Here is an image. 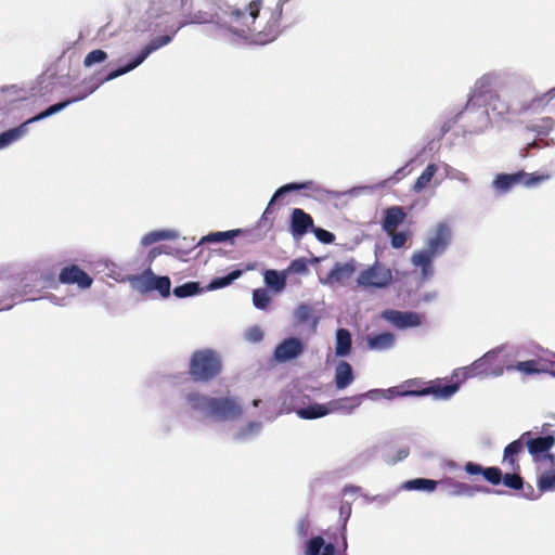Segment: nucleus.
I'll list each match as a JSON object with an SVG mask.
<instances>
[{"label":"nucleus","instance_id":"obj_49","mask_svg":"<svg viewBox=\"0 0 555 555\" xmlns=\"http://www.w3.org/2000/svg\"><path fill=\"white\" fill-rule=\"evenodd\" d=\"M408 455H409V449H408V448L400 449V450L398 451L397 460H403V459H405Z\"/></svg>","mask_w":555,"mask_h":555},{"label":"nucleus","instance_id":"obj_18","mask_svg":"<svg viewBox=\"0 0 555 555\" xmlns=\"http://www.w3.org/2000/svg\"><path fill=\"white\" fill-rule=\"evenodd\" d=\"M304 351L302 343L295 337L284 339L274 350V357L280 362L297 358Z\"/></svg>","mask_w":555,"mask_h":555},{"label":"nucleus","instance_id":"obj_5","mask_svg":"<svg viewBox=\"0 0 555 555\" xmlns=\"http://www.w3.org/2000/svg\"><path fill=\"white\" fill-rule=\"evenodd\" d=\"M223 4L222 0H181L179 28L189 24H215L219 28Z\"/></svg>","mask_w":555,"mask_h":555},{"label":"nucleus","instance_id":"obj_21","mask_svg":"<svg viewBox=\"0 0 555 555\" xmlns=\"http://www.w3.org/2000/svg\"><path fill=\"white\" fill-rule=\"evenodd\" d=\"M406 214L401 206H391L385 210L382 222L383 230L387 234H391L404 221Z\"/></svg>","mask_w":555,"mask_h":555},{"label":"nucleus","instance_id":"obj_48","mask_svg":"<svg viewBox=\"0 0 555 555\" xmlns=\"http://www.w3.org/2000/svg\"><path fill=\"white\" fill-rule=\"evenodd\" d=\"M162 250L158 247H154L149 253L150 261L154 260L158 255H160Z\"/></svg>","mask_w":555,"mask_h":555},{"label":"nucleus","instance_id":"obj_12","mask_svg":"<svg viewBox=\"0 0 555 555\" xmlns=\"http://www.w3.org/2000/svg\"><path fill=\"white\" fill-rule=\"evenodd\" d=\"M383 395L380 398L391 399L395 396H427L434 395L436 398L448 399L459 390V384L442 385L440 382L425 387L423 389L398 391L397 388H389L387 390L378 389Z\"/></svg>","mask_w":555,"mask_h":555},{"label":"nucleus","instance_id":"obj_30","mask_svg":"<svg viewBox=\"0 0 555 555\" xmlns=\"http://www.w3.org/2000/svg\"><path fill=\"white\" fill-rule=\"evenodd\" d=\"M330 413L328 404L313 403L307 408H301L297 411L299 417L304 420H314L325 416Z\"/></svg>","mask_w":555,"mask_h":555},{"label":"nucleus","instance_id":"obj_1","mask_svg":"<svg viewBox=\"0 0 555 555\" xmlns=\"http://www.w3.org/2000/svg\"><path fill=\"white\" fill-rule=\"evenodd\" d=\"M262 0H251L245 10L224 2L219 29L242 40L258 44L272 42L281 33L283 0L274 8L262 10Z\"/></svg>","mask_w":555,"mask_h":555},{"label":"nucleus","instance_id":"obj_36","mask_svg":"<svg viewBox=\"0 0 555 555\" xmlns=\"http://www.w3.org/2000/svg\"><path fill=\"white\" fill-rule=\"evenodd\" d=\"M202 291L199 283L186 282L173 288V295L178 298H184L198 294Z\"/></svg>","mask_w":555,"mask_h":555},{"label":"nucleus","instance_id":"obj_7","mask_svg":"<svg viewBox=\"0 0 555 555\" xmlns=\"http://www.w3.org/2000/svg\"><path fill=\"white\" fill-rule=\"evenodd\" d=\"M464 470L472 476L482 475V477L493 486H498L503 482L505 487L512 490L524 489V478L517 472H513L512 474L506 473L503 475L499 467H482L480 464L474 462H467L464 465Z\"/></svg>","mask_w":555,"mask_h":555},{"label":"nucleus","instance_id":"obj_41","mask_svg":"<svg viewBox=\"0 0 555 555\" xmlns=\"http://www.w3.org/2000/svg\"><path fill=\"white\" fill-rule=\"evenodd\" d=\"M312 314V309L308 305H300L295 311V318L299 323H306Z\"/></svg>","mask_w":555,"mask_h":555},{"label":"nucleus","instance_id":"obj_52","mask_svg":"<svg viewBox=\"0 0 555 555\" xmlns=\"http://www.w3.org/2000/svg\"><path fill=\"white\" fill-rule=\"evenodd\" d=\"M259 402H260V400H254V405L258 406Z\"/></svg>","mask_w":555,"mask_h":555},{"label":"nucleus","instance_id":"obj_23","mask_svg":"<svg viewBox=\"0 0 555 555\" xmlns=\"http://www.w3.org/2000/svg\"><path fill=\"white\" fill-rule=\"evenodd\" d=\"M356 271V267L353 263H335L332 270L327 274V281L330 283H344L348 281Z\"/></svg>","mask_w":555,"mask_h":555},{"label":"nucleus","instance_id":"obj_8","mask_svg":"<svg viewBox=\"0 0 555 555\" xmlns=\"http://www.w3.org/2000/svg\"><path fill=\"white\" fill-rule=\"evenodd\" d=\"M504 372V362L499 350H492L485 353L481 358L473 362L469 366L462 369L463 377H489L499 376Z\"/></svg>","mask_w":555,"mask_h":555},{"label":"nucleus","instance_id":"obj_14","mask_svg":"<svg viewBox=\"0 0 555 555\" xmlns=\"http://www.w3.org/2000/svg\"><path fill=\"white\" fill-rule=\"evenodd\" d=\"M59 282L66 285H77L80 289L89 288L93 279L77 264H68L61 269Z\"/></svg>","mask_w":555,"mask_h":555},{"label":"nucleus","instance_id":"obj_42","mask_svg":"<svg viewBox=\"0 0 555 555\" xmlns=\"http://www.w3.org/2000/svg\"><path fill=\"white\" fill-rule=\"evenodd\" d=\"M389 235L391 236L390 244L396 249L403 247L405 245L406 241H408V237H409V234L406 232H396V231H393Z\"/></svg>","mask_w":555,"mask_h":555},{"label":"nucleus","instance_id":"obj_43","mask_svg":"<svg viewBox=\"0 0 555 555\" xmlns=\"http://www.w3.org/2000/svg\"><path fill=\"white\" fill-rule=\"evenodd\" d=\"M288 272L304 274L308 272V266L305 259H295L293 260L287 269Z\"/></svg>","mask_w":555,"mask_h":555},{"label":"nucleus","instance_id":"obj_2","mask_svg":"<svg viewBox=\"0 0 555 555\" xmlns=\"http://www.w3.org/2000/svg\"><path fill=\"white\" fill-rule=\"evenodd\" d=\"M172 40V36L164 35L153 39L150 43H147L140 53L135 56V59L129 62L127 65L119 67L109 72L104 78L100 79L94 86L88 88L86 91L73 96L70 99H66L60 103L53 104L48 107L46 111L39 113L38 115L29 118L27 121L22 124L21 126L7 130L0 133V150L8 146L12 142L20 139L26 132V126L28 124L41 120L47 118L53 114H56L67 107L69 104L75 103L77 101H81L86 99L89 94H91L100 85L105 81L113 80L124 74H127L138 67L153 51L168 44Z\"/></svg>","mask_w":555,"mask_h":555},{"label":"nucleus","instance_id":"obj_33","mask_svg":"<svg viewBox=\"0 0 555 555\" xmlns=\"http://www.w3.org/2000/svg\"><path fill=\"white\" fill-rule=\"evenodd\" d=\"M176 237V233L172 231L167 230H157L146 233L142 240L141 244L143 246H150L156 242L165 241V240H171Z\"/></svg>","mask_w":555,"mask_h":555},{"label":"nucleus","instance_id":"obj_47","mask_svg":"<svg viewBox=\"0 0 555 555\" xmlns=\"http://www.w3.org/2000/svg\"><path fill=\"white\" fill-rule=\"evenodd\" d=\"M309 528H310L309 519L307 517L300 519V521L298 522V526H297L298 534L301 537H306L308 534Z\"/></svg>","mask_w":555,"mask_h":555},{"label":"nucleus","instance_id":"obj_26","mask_svg":"<svg viewBox=\"0 0 555 555\" xmlns=\"http://www.w3.org/2000/svg\"><path fill=\"white\" fill-rule=\"evenodd\" d=\"M307 555H334L335 546L332 543L325 544L324 539L320 535L309 540L306 548Z\"/></svg>","mask_w":555,"mask_h":555},{"label":"nucleus","instance_id":"obj_6","mask_svg":"<svg viewBox=\"0 0 555 555\" xmlns=\"http://www.w3.org/2000/svg\"><path fill=\"white\" fill-rule=\"evenodd\" d=\"M222 372V360L212 349L195 350L190 359L189 374L195 383H207L218 377Z\"/></svg>","mask_w":555,"mask_h":555},{"label":"nucleus","instance_id":"obj_40","mask_svg":"<svg viewBox=\"0 0 555 555\" xmlns=\"http://www.w3.org/2000/svg\"><path fill=\"white\" fill-rule=\"evenodd\" d=\"M169 13L168 5H160L158 0H151V4L149 8V14L151 17H159L163 14Z\"/></svg>","mask_w":555,"mask_h":555},{"label":"nucleus","instance_id":"obj_29","mask_svg":"<svg viewBox=\"0 0 555 555\" xmlns=\"http://www.w3.org/2000/svg\"><path fill=\"white\" fill-rule=\"evenodd\" d=\"M264 282L274 292H282L286 286V273L276 270H267L264 272Z\"/></svg>","mask_w":555,"mask_h":555},{"label":"nucleus","instance_id":"obj_35","mask_svg":"<svg viewBox=\"0 0 555 555\" xmlns=\"http://www.w3.org/2000/svg\"><path fill=\"white\" fill-rule=\"evenodd\" d=\"M537 487L540 493L555 490V472L548 470L541 474L538 478Z\"/></svg>","mask_w":555,"mask_h":555},{"label":"nucleus","instance_id":"obj_19","mask_svg":"<svg viewBox=\"0 0 555 555\" xmlns=\"http://www.w3.org/2000/svg\"><path fill=\"white\" fill-rule=\"evenodd\" d=\"M525 439H522V435L517 439L508 443L503 453V464L507 465V467L512 472H519L520 465L518 461V454H520L524 450Z\"/></svg>","mask_w":555,"mask_h":555},{"label":"nucleus","instance_id":"obj_10","mask_svg":"<svg viewBox=\"0 0 555 555\" xmlns=\"http://www.w3.org/2000/svg\"><path fill=\"white\" fill-rule=\"evenodd\" d=\"M545 179V176L527 173L525 171H518L515 173H499L495 176L492 185L495 190L502 193H507L518 184L529 188L541 183Z\"/></svg>","mask_w":555,"mask_h":555},{"label":"nucleus","instance_id":"obj_39","mask_svg":"<svg viewBox=\"0 0 555 555\" xmlns=\"http://www.w3.org/2000/svg\"><path fill=\"white\" fill-rule=\"evenodd\" d=\"M108 55L105 51L101 49L92 50L89 52L83 60V65L86 67H91L94 64L103 63L107 60Z\"/></svg>","mask_w":555,"mask_h":555},{"label":"nucleus","instance_id":"obj_25","mask_svg":"<svg viewBox=\"0 0 555 555\" xmlns=\"http://www.w3.org/2000/svg\"><path fill=\"white\" fill-rule=\"evenodd\" d=\"M367 347L371 350H387L395 344V335L389 332L380 333L377 335H370L366 338Z\"/></svg>","mask_w":555,"mask_h":555},{"label":"nucleus","instance_id":"obj_32","mask_svg":"<svg viewBox=\"0 0 555 555\" xmlns=\"http://www.w3.org/2000/svg\"><path fill=\"white\" fill-rule=\"evenodd\" d=\"M438 485H439V481H436L433 479L415 478V479L406 481L404 483V488L408 490L431 492L437 488Z\"/></svg>","mask_w":555,"mask_h":555},{"label":"nucleus","instance_id":"obj_37","mask_svg":"<svg viewBox=\"0 0 555 555\" xmlns=\"http://www.w3.org/2000/svg\"><path fill=\"white\" fill-rule=\"evenodd\" d=\"M272 301L269 292L266 288H257L253 293V304L256 308L264 310Z\"/></svg>","mask_w":555,"mask_h":555},{"label":"nucleus","instance_id":"obj_16","mask_svg":"<svg viewBox=\"0 0 555 555\" xmlns=\"http://www.w3.org/2000/svg\"><path fill=\"white\" fill-rule=\"evenodd\" d=\"M522 439H525V443L528 449V452L533 457H538L540 455L545 454L555 444V437L553 435H546L544 437L532 438L531 431H526L522 434Z\"/></svg>","mask_w":555,"mask_h":555},{"label":"nucleus","instance_id":"obj_3","mask_svg":"<svg viewBox=\"0 0 555 555\" xmlns=\"http://www.w3.org/2000/svg\"><path fill=\"white\" fill-rule=\"evenodd\" d=\"M189 405L197 412L216 421L236 420L243 414V408L235 398H214L199 392L186 395Z\"/></svg>","mask_w":555,"mask_h":555},{"label":"nucleus","instance_id":"obj_45","mask_svg":"<svg viewBox=\"0 0 555 555\" xmlns=\"http://www.w3.org/2000/svg\"><path fill=\"white\" fill-rule=\"evenodd\" d=\"M247 338L250 341L257 343V341H260L263 338V333H262V331L259 327H251L247 332Z\"/></svg>","mask_w":555,"mask_h":555},{"label":"nucleus","instance_id":"obj_34","mask_svg":"<svg viewBox=\"0 0 555 555\" xmlns=\"http://www.w3.org/2000/svg\"><path fill=\"white\" fill-rule=\"evenodd\" d=\"M242 233H243V231L241 229L230 230V231H224V232H214V233H210V234L204 236L201 240V243L223 242V241L232 240Z\"/></svg>","mask_w":555,"mask_h":555},{"label":"nucleus","instance_id":"obj_51","mask_svg":"<svg viewBox=\"0 0 555 555\" xmlns=\"http://www.w3.org/2000/svg\"><path fill=\"white\" fill-rule=\"evenodd\" d=\"M490 80H491V78H490V77H488V76H483V77L479 80V82H478V83L480 85V87H486V86L490 85Z\"/></svg>","mask_w":555,"mask_h":555},{"label":"nucleus","instance_id":"obj_22","mask_svg":"<svg viewBox=\"0 0 555 555\" xmlns=\"http://www.w3.org/2000/svg\"><path fill=\"white\" fill-rule=\"evenodd\" d=\"M547 360L532 359L527 361L517 362L515 365H507L506 370H516L525 375L540 374L547 372Z\"/></svg>","mask_w":555,"mask_h":555},{"label":"nucleus","instance_id":"obj_20","mask_svg":"<svg viewBox=\"0 0 555 555\" xmlns=\"http://www.w3.org/2000/svg\"><path fill=\"white\" fill-rule=\"evenodd\" d=\"M313 227L312 217L300 208H295L292 212L291 231L294 236L301 237L310 228Z\"/></svg>","mask_w":555,"mask_h":555},{"label":"nucleus","instance_id":"obj_13","mask_svg":"<svg viewBox=\"0 0 555 555\" xmlns=\"http://www.w3.org/2000/svg\"><path fill=\"white\" fill-rule=\"evenodd\" d=\"M383 392H380L377 389H371L366 392L350 396V397H344L331 400L328 402V409L331 412H343L346 414H350L359 408L364 399H371V400H378L380 399V396Z\"/></svg>","mask_w":555,"mask_h":555},{"label":"nucleus","instance_id":"obj_44","mask_svg":"<svg viewBox=\"0 0 555 555\" xmlns=\"http://www.w3.org/2000/svg\"><path fill=\"white\" fill-rule=\"evenodd\" d=\"M313 233L321 243L332 244L335 241V235L332 232H328L324 229H313Z\"/></svg>","mask_w":555,"mask_h":555},{"label":"nucleus","instance_id":"obj_24","mask_svg":"<svg viewBox=\"0 0 555 555\" xmlns=\"http://www.w3.org/2000/svg\"><path fill=\"white\" fill-rule=\"evenodd\" d=\"M354 379L351 365L347 361H340L335 369V385L337 389L347 388Z\"/></svg>","mask_w":555,"mask_h":555},{"label":"nucleus","instance_id":"obj_4","mask_svg":"<svg viewBox=\"0 0 555 555\" xmlns=\"http://www.w3.org/2000/svg\"><path fill=\"white\" fill-rule=\"evenodd\" d=\"M451 241V230L446 223H439L428 238L426 247L415 251L411 257L414 267H420L422 278L427 280L433 273V259L444 253Z\"/></svg>","mask_w":555,"mask_h":555},{"label":"nucleus","instance_id":"obj_38","mask_svg":"<svg viewBox=\"0 0 555 555\" xmlns=\"http://www.w3.org/2000/svg\"><path fill=\"white\" fill-rule=\"evenodd\" d=\"M241 275H242V271L241 270H234V271L230 272L225 276L216 278V279L211 280V282L209 283L208 289H218V288H222L224 286H228L234 280L238 279Z\"/></svg>","mask_w":555,"mask_h":555},{"label":"nucleus","instance_id":"obj_50","mask_svg":"<svg viewBox=\"0 0 555 555\" xmlns=\"http://www.w3.org/2000/svg\"><path fill=\"white\" fill-rule=\"evenodd\" d=\"M547 372L548 374H551L552 376H555V362H552V361H548L547 360Z\"/></svg>","mask_w":555,"mask_h":555},{"label":"nucleus","instance_id":"obj_28","mask_svg":"<svg viewBox=\"0 0 555 555\" xmlns=\"http://www.w3.org/2000/svg\"><path fill=\"white\" fill-rule=\"evenodd\" d=\"M312 184L311 181L309 182H306V183H287L283 186H281L280 189H278L275 191V193L273 194L271 201L269 202V205L267 206L263 215H262V218H268L269 215L272 214V205L273 203L280 197L282 196L283 194L287 193V192H291V191H297V190H301V189H307L309 188L310 185Z\"/></svg>","mask_w":555,"mask_h":555},{"label":"nucleus","instance_id":"obj_31","mask_svg":"<svg viewBox=\"0 0 555 555\" xmlns=\"http://www.w3.org/2000/svg\"><path fill=\"white\" fill-rule=\"evenodd\" d=\"M437 171H438L437 165L436 164H429L424 169V171L420 175V177L416 179V181H415V183L413 185V191L415 193H420L424 189H426Z\"/></svg>","mask_w":555,"mask_h":555},{"label":"nucleus","instance_id":"obj_27","mask_svg":"<svg viewBox=\"0 0 555 555\" xmlns=\"http://www.w3.org/2000/svg\"><path fill=\"white\" fill-rule=\"evenodd\" d=\"M351 334L346 328H338L336 332L335 353L337 357H346L351 351Z\"/></svg>","mask_w":555,"mask_h":555},{"label":"nucleus","instance_id":"obj_46","mask_svg":"<svg viewBox=\"0 0 555 555\" xmlns=\"http://www.w3.org/2000/svg\"><path fill=\"white\" fill-rule=\"evenodd\" d=\"M522 490H524L522 496H524L525 499H528V500H532V501H533V500H537V499H539V498H540V494H541V493H540V492H539V493H537V492H535V490H534V488H533L531 485H529V483H528L526 487L524 486V489H522Z\"/></svg>","mask_w":555,"mask_h":555},{"label":"nucleus","instance_id":"obj_15","mask_svg":"<svg viewBox=\"0 0 555 555\" xmlns=\"http://www.w3.org/2000/svg\"><path fill=\"white\" fill-rule=\"evenodd\" d=\"M439 486L446 491L449 496H473L477 492L490 493L491 490L483 486L468 485L455 480L453 478H444L439 480Z\"/></svg>","mask_w":555,"mask_h":555},{"label":"nucleus","instance_id":"obj_17","mask_svg":"<svg viewBox=\"0 0 555 555\" xmlns=\"http://www.w3.org/2000/svg\"><path fill=\"white\" fill-rule=\"evenodd\" d=\"M383 318L398 328L414 327L421 325L422 323V317L416 312L385 310L383 312Z\"/></svg>","mask_w":555,"mask_h":555},{"label":"nucleus","instance_id":"obj_11","mask_svg":"<svg viewBox=\"0 0 555 555\" xmlns=\"http://www.w3.org/2000/svg\"><path fill=\"white\" fill-rule=\"evenodd\" d=\"M132 285L142 293L157 292L162 297L170 295V279L155 275L150 268L135 275L132 279Z\"/></svg>","mask_w":555,"mask_h":555},{"label":"nucleus","instance_id":"obj_9","mask_svg":"<svg viewBox=\"0 0 555 555\" xmlns=\"http://www.w3.org/2000/svg\"><path fill=\"white\" fill-rule=\"evenodd\" d=\"M392 279L391 269L375 261L372 266L360 272L357 283L363 288H385L390 285Z\"/></svg>","mask_w":555,"mask_h":555}]
</instances>
